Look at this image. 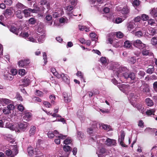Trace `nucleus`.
<instances>
[{
  "mask_svg": "<svg viewBox=\"0 0 157 157\" xmlns=\"http://www.w3.org/2000/svg\"><path fill=\"white\" fill-rule=\"evenodd\" d=\"M4 122L5 123V127L9 128L11 130H15L16 132H19V130L16 127L17 125L13 124L12 123H10L11 120L10 118L7 116H4L3 117Z\"/></svg>",
  "mask_w": 157,
  "mask_h": 157,
  "instance_id": "obj_1",
  "label": "nucleus"
},
{
  "mask_svg": "<svg viewBox=\"0 0 157 157\" xmlns=\"http://www.w3.org/2000/svg\"><path fill=\"white\" fill-rule=\"evenodd\" d=\"M18 147L17 145H11L10 147V149L6 150V155L9 157H14L18 153Z\"/></svg>",
  "mask_w": 157,
  "mask_h": 157,
  "instance_id": "obj_2",
  "label": "nucleus"
},
{
  "mask_svg": "<svg viewBox=\"0 0 157 157\" xmlns=\"http://www.w3.org/2000/svg\"><path fill=\"white\" fill-rule=\"evenodd\" d=\"M99 142L101 144V145L104 143L105 145L109 147L116 146L117 144L116 140L107 137L100 139Z\"/></svg>",
  "mask_w": 157,
  "mask_h": 157,
  "instance_id": "obj_3",
  "label": "nucleus"
},
{
  "mask_svg": "<svg viewBox=\"0 0 157 157\" xmlns=\"http://www.w3.org/2000/svg\"><path fill=\"white\" fill-rule=\"evenodd\" d=\"M132 44L134 46L140 49H143L146 47V45L139 39L132 41Z\"/></svg>",
  "mask_w": 157,
  "mask_h": 157,
  "instance_id": "obj_4",
  "label": "nucleus"
},
{
  "mask_svg": "<svg viewBox=\"0 0 157 157\" xmlns=\"http://www.w3.org/2000/svg\"><path fill=\"white\" fill-rule=\"evenodd\" d=\"M123 76L124 78L127 79H130L132 81V83H134L136 81V76L135 73L131 72L129 73H124L123 74Z\"/></svg>",
  "mask_w": 157,
  "mask_h": 157,
  "instance_id": "obj_5",
  "label": "nucleus"
},
{
  "mask_svg": "<svg viewBox=\"0 0 157 157\" xmlns=\"http://www.w3.org/2000/svg\"><path fill=\"white\" fill-rule=\"evenodd\" d=\"M121 8H118V10L119 11V13L121 15L122 14L124 16V17L126 18L127 16H126L129 14L130 11L129 9L127 6H124L122 9Z\"/></svg>",
  "mask_w": 157,
  "mask_h": 157,
  "instance_id": "obj_6",
  "label": "nucleus"
},
{
  "mask_svg": "<svg viewBox=\"0 0 157 157\" xmlns=\"http://www.w3.org/2000/svg\"><path fill=\"white\" fill-rule=\"evenodd\" d=\"M95 130L92 128H89L87 130V132L91 136L90 139V141H96V139L100 137L99 135H95L93 134V132H94Z\"/></svg>",
  "mask_w": 157,
  "mask_h": 157,
  "instance_id": "obj_7",
  "label": "nucleus"
},
{
  "mask_svg": "<svg viewBox=\"0 0 157 157\" xmlns=\"http://www.w3.org/2000/svg\"><path fill=\"white\" fill-rule=\"evenodd\" d=\"M98 149L97 151V154H98V157H102V154L105 152V149L103 147L101 148V147H102L103 144L101 145V144L98 143Z\"/></svg>",
  "mask_w": 157,
  "mask_h": 157,
  "instance_id": "obj_8",
  "label": "nucleus"
},
{
  "mask_svg": "<svg viewBox=\"0 0 157 157\" xmlns=\"http://www.w3.org/2000/svg\"><path fill=\"white\" fill-rule=\"evenodd\" d=\"M121 135L119 137L118 139V141L120 143V144L123 147H127V146L124 144L123 141L124 140L125 133L124 131H121L120 132Z\"/></svg>",
  "mask_w": 157,
  "mask_h": 157,
  "instance_id": "obj_9",
  "label": "nucleus"
},
{
  "mask_svg": "<svg viewBox=\"0 0 157 157\" xmlns=\"http://www.w3.org/2000/svg\"><path fill=\"white\" fill-rule=\"evenodd\" d=\"M139 111L142 113L143 115H146L148 116H151L154 113V111L152 109H147L146 111L144 109H138Z\"/></svg>",
  "mask_w": 157,
  "mask_h": 157,
  "instance_id": "obj_10",
  "label": "nucleus"
},
{
  "mask_svg": "<svg viewBox=\"0 0 157 157\" xmlns=\"http://www.w3.org/2000/svg\"><path fill=\"white\" fill-rule=\"evenodd\" d=\"M36 10L35 9H32L31 8H28L25 9L23 11V13L24 14L25 17H27L30 16L31 12L32 13H36Z\"/></svg>",
  "mask_w": 157,
  "mask_h": 157,
  "instance_id": "obj_11",
  "label": "nucleus"
},
{
  "mask_svg": "<svg viewBox=\"0 0 157 157\" xmlns=\"http://www.w3.org/2000/svg\"><path fill=\"white\" fill-rule=\"evenodd\" d=\"M140 90L144 93H149L150 91L149 86L147 84L142 85L140 88Z\"/></svg>",
  "mask_w": 157,
  "mask_h": 157,
  "instance_id": "obj_12",
  "label": "nucleus"
},
{
  "mask_svg": "<svg viewBox=\"0 0 157 157\" xmlns=\"http://www.w3.org/2000/svg\"><path fill=\"white\" fill-rule=\"evenodd\" d=\"M43 110L46 113L49 115H51L53 117H61V116L59 114H56L58 111V109H56L54 110V112L53 113L52 112L49 111L47 112L45 109H43Z\"/></svg>",
  "mask_w": 157,
  "mask_h": 157,
  "instance_id": "obj_13",
  "label": "nucleus"
},
{
  "mask_svg": "<svg viewBox=\"0 0 157 157\" xmlns=\"http://www.w3.org/2000/svg\"><path fill=\"white\" fill-rule=\"evenodd\" d=\"M38 150V149H37V150L36 148H35V150L34 151L32 147L31 146H29L28 147L27 152L29 155L30 156H32L34 154H37Z\"/></svg>",
  "mask_w": 157,
  "mask_h": 157,
  "instance_id": "obj_14",
  "label": "nucleus"
},
{
  "mask_svg": "<svg viewBox=\"0 0 157 157\" xmlns=\"http://www.w3.org/2000/svg\"><path fill=\"white\" fill-rule=\"evenodd\" d=\"M30 63L29 59L22 60L18 63L19 67H23L28 65Z\"/></svg>",
  "mask_w": 157,
  "mask_h": 157,
  "instance_id": "obj_15",
  "label": "nucleus"
},
{
  "mask_svg": "<svg viewBox=\"0 0 157 157\" xmlns=\"http://www.w3.org/2000/svg\"><path fill=\"white\" fill-rule=\"evenodd\" d=\"M21 82L23 83L22 85L24 86H27L30 83V78L27 76H26L23 79L21 80Z\"/></svg>",
  "mask_w": 157,
  "mask_h": 157,
  "instance_id": "obj_16",
  "label": "nucleus"
},
{
  "mask_svg": "<svg viewBox=\"0 0 157 157\" xmlns=\"http://www.w3.org/2000/svg\"><path fill=\"white\" fill-rule=\"evenodd\" d=\"M63 95L64 100L66 103L69 102L71 101V97L70 94H68L66 92H63Z\"/></svg>",
  "mask_w": 157,
  "mask_h": 157,
  "instance_id": "obj_17",
  "label": "nucleus"
},
{
  "mask_svg": "<svg viewBox=\"0 0 157 157\" xmlns=\"http://www.w3.org/2000/svg\"><path fill=\"white\" fill-rule=\"evenodd\" d=\"M29 124L27 122H23L20 123L18 126L19 129L23 131L26 130L27 128L29 126Z\"/></svg>",
  "mask_w": 157,
  "mask_h": 157,
  "instance_id": "obj_18",
  "label": "nucleus"
},
{
  "mask_svg": "<svg viewBox=\"0 0 157 157\" xmlns=\"http://www.w3.org/2000/svg\"><path fill=\"white\" fill-rule=\"evenodd\" d=\"M147 70L146 72L147 73L151 75L155 71L154 66L151 64H150L147 67Z\"/></svg>",
  "mask_w": 157,
  "mask_h": 157,
  "instance_id": "obj_19",
  "label": "nucleus"
},
{
  "mask_svg": "<svg viewBox=\"0 0 157 157\" xmlns=\"http://www.w3.org/2000/svg\"><path fill=\"white\" fill-rule=\"evenodd\" d=\"M32 116L31 113L26 111L25 112V115L23 116V118L24 120L28 121L31 120Z\"/></svg>",
  "mask_w": 157,
  "mask_h": 157,
  "instance_id": "obj_20",
  "label": "nucleus"
},
{
  "mask_svg": "<svg viewBox=\"0 0 157 157\" xmlns=\"http://www.w3.org/2000/svg\"><path fill=\"white\" fill-rule=\"evenodd\" d=\"M135 23L133 21H130L127 24V28L129 31H131L132 29L135 27Z\"/></svg>",
  "mask_w": 157,
  "mask_h": 157,
  "instance_id": "obj_21",
  "label": "nucleus"
},
{
  "mask_svg": "<svg viewBox=\"0 0 157 157\" xmlns=\"http://www.w3.org/2000/svg\"><path fill=\"white\" fill-rule=\"evenodd\" d=\"M12 11L11 9H6L4 12V15L6 17H9L12 15Z\"/></svg>",
  "mask_w": 157,
  "mask_h": 157,
  "instance_id": "obj_22",
  "label": "nucleus"
},
{
  "mask_svg": "<svg viewBox=\"0 0 157 157\" xmlns=\"http://www.w3.org/2000/svg\"><path fill=\"white\" fill-rule=\"evenodd\" d=\"M99 125L100 128H101L104 130L108 131H109L111 129V128L109 125H108L102 123H100Z\"/></svg>",
  "mask_w": 157,
  "mask_h": 157,
  "instance_id": "obj_23",
  "label": "nucleus"
},
{
  "mask_svg": "<svg viewBox=\"0 0 157 157\" xmlns=\"http://www.w3.org/2000/svg\"><path fill=\"white\" fill-rule=\"evenodd\" d=\"M141 52L144 56H150L151 54V53L150 50L146 49H144V48L143 49Z\"/></svg>",
  "mask_w": 157,
  "mask_h": 157,
  "instance_id": "obj_24",
  "label": "nucleus"
},
{
  "mask_svg": "<svg viewBox=\"0 0 157 157\" xmlns=\"http://www.w3.org/2000/svg\"><path fill=\"white\" fill-rule=\"evenodd\" d=\"M10 32L13 33L17 35H18L19 29H17L15 26L14 25L11 26L10 28Z\"/></svg>",
  "mask_w": 157,
  "mask_h": 157,
  "instance_id": "obj_25",
  "label": "nucleus"
},
{
  "mask_svg": "<svg viewBox=\"0 0 157 157\" xmlns=\"http://www.w3.org/2000/svg\"><path fill=\"white\" fill-rule=\"evenodd\" d=\"M145 102L148 106L151 107L154 105V103L152 100L149 98L146 99Z\"/></svg>",
  "mask_w": 157,
  "mask_h": 157,
  "instance_id": "obj_26",
  "label": "nucleus"
},
{
  "mask_svg": "<svg viewBox=\"0 0 157 157\" xmlns=\"http://www.w3.org/2000/svg\"><path fill=\"white\" fill-rule=\"evenodd\" d=\"M49 98L50 100L51 103L52 105H56V102L55 101L56 100V97L54 94H52L49 96Z\"/></svg>",
  "mask_w": 157,
  "mask_h": 157,
  "instance_id": "obj_27",
  "label": "nucleus"
},
{
  "mask_svg": "<svg viewBox=\"0 0 157 157\" xmlns=\"http://www.w3.org/2000/svg\"><path fill=\"white\" fill-rule=\"evenodd\" d=\"M6 137L7 140L11 143H13L15 141L13 136L11 135H7Z\"/></svg>",
  "mask_w": 157,
  "mask_h": 157,
  "instance_id": "obj_28",
  "label": "nucleus"
},
{
  "mask_svg": "<svg viewBox=\"0 0 157 157\" xmlns=\"http://www.w3.org/2000/svg\"><path fill=\"white\" fill-rule=\"evenodd\" d=\"M2 111L5 114H7L10 113H13L14 112L13 109H4Z\"/></svg>",
  "mask_w": 157,
  "mask_h": 157,
  "instance_id": "obj_29",
  "label": "nucleus"
},
{
  "mask_svg": "<svg viewBox=\"0 0 157 157\" xmlns=\"http://www.w3.org/2000/svg\"><path fill=\"white\" fill-rule=\"evenodd\" d=\"M16 17L20 19H21L23 17V15L21 13V11L20 10H17L15 12Z\"/></svg>",
  "mask_w": 157,
  "mask_h": 157,
  "instance_id": "obj_30",
  "label": "nucleus"
},
{
  "mask_svg": "<svg viewBox=\"0 0 157 157\" xmlns=\"http://www.w3.org/2000/svg\"><path fill=\"white\" fill-rule=\"evenodd\" d=\"M34 94L36 96L39 97H42L44 95L43 92L37 89L36 90Z\"/></svg>",
  "mask_w": 157,
  "mask_h": 157,
  "instance_id": "obj_31",
  "label": "nucleus"
},
{
  "mask_svg": "<svg viewBox=\"0 0 157 157\" xmlns=\"http://www.w3.org/2000/svg\"><path fill=\"white\" fill-rule=\"evenodd\" d=\"M132 41H131V43L129 41L127 40L124 42V48H130L131 47H132Z\"/></svg>",
  "mask_w": 157,
  "mask_h": 157,
  "instance_id": "obj_32",
  "label": "nucleus"
},
{
  "mask_svg": "<svg viewBox=\"0 0 157 157\" xmlns=\"http://www.w3.org/2000/svg\"><path fill=\"white\" fill-rule=\"evenodd\" d=\"M62 79L65 82L68 83L69 82V79L67 77V75L63 73H62Z\"/></svg>",
  "mask_w": 157,
  "mask_h": 157,
  "instance_id": "obj_33",
  "label": "nucleus"
},
{
  "mask_svg": "<svg viewBox=\"0 0 157 157\" xmlns=\"http://www.w3.org/2000/svg\"><path fill=\"white\" fill-rule=\"evenodd\" d=\"M155 29L154 28H150L147 31V33L150 35L154 36L155 33Z\"/></svg>",
  "mask_w": 157,
  "mask_h": 157,
  "instance_id": "obj_34",
  "label": "nucleus"
},
{
  "mask_svg": "<svg viewBox=\"0 0 157 157\" xmlns=\"http://www.w3.org/2000/svg\"><path fill=\"white\" fill-rule=\"evenodd\" d=\"M150 14L153 17H157V8L152 9L150 11Z\"/></svg>",
  "mask_w": 157,
  "mask_h": 157,
  "instance_id": "obj_35",
  "label": "nucleus"
},
{
  "mask_svg": "<svg viewBox=\"0 0 157 157\" xmlns=\"http://www.w3.org/2000/svg\"><path fill=\"white\" fill-rule=\"evenodd\" d=\"M0 101L6 105H8L12 102L11 100L6 98H2L0 99Z\"/></svg>",
  "mask_w": 157,
  "mask_h": 157,
  "instance_id": "obj_36",
  "label": "nucleus"
},
{
  "mask_svg": "<svg viewBox=\"0 0 157 157\" xmlns=\"http://www.w3.org/2000/svg\"><path fill=\"white\" fill-rule=\"evenodd\" d=\"M36 127L35 126H31L29 131V135L30 136H32L34 135L35 132Z\"/></svg>",
  "mask_w": 157,
  "mask_h": 157,
  "instance_id": "obj_37",
  "label": "nucleus"
},
{
  "mask_svg": "<svg viewBox=\"0 0 157 157\" xmlns=\"http://www.w3.org/2000/svg\"><path fill=\"white\" fill-rule=\"evenodd\" d=\"M5 79L11 81L13 78V76L10 74H8L4 75Z\"/></svg>",
  "mask_w": 157,
  "mask_h": 157,
  "instance_id": "obj_38",
  "label": "nucleus"
},
{
  "mask_svg": "<svg viewBox=\"0 0 157 157\" xmlns=\"http://www.w3.org/2000/svg\"><path fill=\"white\" fill-rule=\"evenodd\" d=\"M128 62L132 64H134L136 61V57L135 56L132 57L128 59Z\"/></svg>",
  "mask_w": 157,
  "mask_h": 157,
  "instance_id": "obj_39",
  "label": "nucleus"
},
{
  "mask_svg": "<svg viewBox=\"0 0 157 157\" xmlns=\"http://www.w3.org/2000/svg\"><path fill=\"white\" fill-rule=\"evenodd\" d=\"M43 104L46 107L50 108L53 105H52V104L49 102L47 101H44L43 102Z\"/></svg>",
  "mask_w": 157,
  "mask_h": 157,
  "instance_id": "obj_40",
  "label": "nucleus"
},
{
  "mask_svg": "<svg viewBox=\"0 0 157 157\" xmlns=\"http://www.w3.org/2000/svg\"><path fill=\"white\" fill-rule=\"evenodd\" d=\"M77 137L79 140H82L84 137V134L81 132H78Z\"/></svg>",
  "mask_w": 157,
  "mask_h": 157,
  "instance_id": "obj_41",
  "label": "nucleus"
},
{
  "mask_svg": "<svg viewBox=\"0 0 157 157\" xmlns=\"http://www.w3.org/2000/svg\"><path fill=\"white\" fill-rule=\"evenodd\" d=\"M16 7L18 9H23L25 8V6L20 3H18L16 5Z\"/></svg>",
  "mask_w": 157,
  "mask_h": 157,
  "instance_id": "obj_42",
  "label": "nucleus"
},
{
  "mask_svg": "<svg viewBox=\"0 0 157 157\" xmlns=\"http://www.w3.org/2000/svg\"><path fill=\"white\" fill-rule=\"evenodd\" d=\"M138 77L139 79H141L144 77V75H145V72L144 71H140L138 73Z\"/></svg>",
  "mask_w": 157,
  "mask_h": 157,
  "instance_id": "obj_43",
  "label": "nucleus"
},
{
  "mask_svg": "<svg viewBox=\"0 0 157 157\" xmlns=\"http://www.w3.org/2000/svg\"><path fill=\"white\" fill-rule=\"evenodd\" d=\"M71 142V137H68L63 141V143L66 144H70Z\"/></svg>",
  "mask_w": 157,
  "mask_h": 157,
  "instance_id": "obj_44",
  "label": "nucleus"
},
{
  "mask_svg": "<svg viewBox=\"0 0 157 157\" xmlns=\"http://www.w3.org/2000/svg\"><path fill=\"white\" fill-rule=\"evenodd\" d=\"M97 110L98 111H100L103 113H108L109 112L108 109H97Z\"/></svg>",
  "mask_w": 157,
  "mask_h": 157,
  "instance_id": "obj_45",
  "label": "nucleus"
},
{
  "mask_svg": "<svg viewBox=\"0 0 157 157\" xmlns=\"http://www.w3.org/2000/svg\"><path fill=\"white\" fill-rule=\"evenodd\" d=\"M76 75L78 76H79L83 80V81L85 82H86L85 81V79H84V77H83V74H82V72L80 71H78L77 72V73H76Z\"/></svg>",
  "mask_w": 157,
  "mask_h": 157,
  "instance_id": "obj_46",
  "label": "nucleus"
},
{
  "mask_svg": "<svg viewBox=\"0 0 157 157\" xmlns=\"http://www.w3.org/2000/svg\"><path fill=\"white\" fill-rule=\"evenodd\" d=\"M151 43L153 45H155L157 44V38L155 37H153L151 40Z\"/></svg>",
  "mask_w": 157,
  "mask_h": 157,
  "instance_id": "obj_47",
  "label": "nucleus"
},
{
  "mask_svg": "<svg viewBox=\"0 0 157 157\" xmlns=\"http://www.w3.org/2000/svg\"><path fill=\"white\" fill-rule=\"evenodd\" d=\"M43 57L44 60V65H46L47 63V57L46 54L45 52H43Z\"/></svg>",
  "mask_w": 157,
  "mask_h": 157,
  "instance_id": "obj_48",
  "label": "nucleus"
},
{
  "mask_svg": "<svg viewBox=\"0 0 157 157\" xmlns=\"http://www.w3.org/2000/svg\"><path fill=\"white\" fill-rule=\"evenodd\" d=\"M132 4L134 6H138L140 4V2L139 0H134Z\"/></svg>",
  "mask_w": 157,
  "mask_h": 157,
  "instance_id": "obj_49",
  "label": "nucleus"
},
{
  "mask_svg": "<svg viewBox=\"0 0 157 157\" xmlns=\"http://www.w3.org/2000/svg\"><path fill=\"white\" fill-rule=\"evenodd\" d=\"M135 35L138 37H140L143 36V33L141 31H139L135 32Z\"/></svg>",
  "mask_w": 157,
  "mask_h": 157,
  "instance_id": "obj_50",
  "label": "nucleus"
},
{
  "mask_svg": "<svg viewBox=\"0 0 157 157\" xmlns=\"http://www.w3.org/2000/svg\"><path fill=\"white\" fill-rule=\"evenodd\" d=\"M28 22L29 24L34 25L36 22V20L34 18L32 17L29 20Z\"/></svg>",
  "mask_w": 157,
  "mask_h": 157,
  "instance_id": "obj_51",
  "label": "nucleus"
},
{
  "mask_svg": "<svg viewBox=\"0 0 157 157\" xmlns=\"http://www.w3.org/2000/svg\"><path fill=\"white\" fill-rule=\"evenodd\" d=\"M56 136L60 139V140H64L67 137V135H64L61 134H59L58 136Z\"/></svg>",
  "mask_w": 157,
  "mask_h": 157,
  "instance_id": "obj_52",
  "label": "nucleus"
},
{
  "mask_svg": "<svg viewBox=\"0 0 157 157\" xmlns=\"http://www.w3.org/2000/svg\"><path fill=\"white\" fill-rule=\"evenodd\" d=\"M141 18L143 21H147L149 19V17L146 14H143L141 15Z\"/></svg>",
  "mask_w": 157,
  "mask_h": 157,
  "instance_id": "obj_53",
  "label": "nucleus"
},
{
  "mask_svg": "<svg viewBox=\"0 0 157 157\" xmlns=\"http://www.w3.org/2000/svg\"><path fill=\"white\" fill-rule=\"evenodd\" d=\"M63 150L67 152H69L71 151V147L68 145H65L63 147Z\"/></svg>",
  "mask_w": 157,
  "mask_h": 157,
  "instance_id": "obj_54",
  "label": "nucleus"
},
{
  "mask_svg": "<svg viewBox=\"0 0 157 157\" xmlns=\"http://www.w3.org/2000/svg\"><path fill=\"white\" fill-rule=\"evenodd\" d=\"M116 35L117 38H122L123 36V34L121 32H118L116 33Z\"/></svg>",
  "mask_w": 157,
  "mask_h": 157,
  "instance_id": "obj_55",
  "label": "nucleus"
},
{
  "mask_svg": "<svg viewBox=\"0 0 157 157\" xmlns=\"http://www.w3.org/2000/svg\"><path fill=\"white\" fill-rule=\"evenodd\" d=\"M20 36L23 37H28L29 35L27 32H21Z\"/></svg>",
  "mask_w": 157,
  "mask_h": 157,
  "instance_id": "obj_56",
  "label": "nucleus"
},
{
  "mask_svg": "<svg viewBox=\"0 0 157 157\" xmlns=\"http://www.w3.org/2000/svg\"><path fill=\"white\" fill-rule=\"evenodd\" d=\"M4 2L6 5L10 6L12 4V0H4Z\"/></svg>",
  "mask_w": 157,
  "mask_h": 157,
  "instance_id": "obj_57",
  "label": "nucleus"
},
{
  "mask_svg": "<svg viewBox=\"0 0 157 157\" xmlns=\"http://www.w3.org/2000/svg\"><path fill=\"white\" fill-rule=\"evenodd\" d=\"M123 21L122 19L120 17L117 18L115 20V22L117 24H119Z\"/></svg>",
  "mask_w": 157,
  "mask_h": 157,
  "instance_id": "obj_58",
  "label": "nucleus"
},
{
  "mask_svg": "<svg viewBox=\"0 0 157 157\" xmlns=\"http://www.w3.org/2000/svg\"><path fill=\"white\" fill-rule=\"evenodd\" d=\"M154 91L157 92V81L154 82L153 84Z\"/></svg>",
  "mask_w": 157,
  "mask_h": 157,
  "instance_id": "obj_59",
  "label": "nucleus"
},
{
  "mask_svg": "<svg viewBox=\"0 0 157 157\" xmlns=\"http://www.w3.org/2000/svg\"><path fill=\"white\" fill-rule=\"evenodd\" d=\"M25 73V71L24 69H20L19 71L18 74L21 75H24Z\"/></svg>",
  "mask_w": 157,
  "mask_h": 157,
  "instance_id": "obj_60",
  "label": "nucleus"
},
{
  "mask_svg": "<svg viewBox=\"0 0 157 157\" xmlns=\"http://www.w3.org/2000/svg\"><path fill=\"white\" fill-rule=\"evenodd\" d=\"M34 101L36 102H41L42 100L38 97L35 96L33 98Z\"/></svg>",
  "mask_w": 157,
  "mask_h": 157,
  "instance_id": "obj_61",
  "label": "nucleus"
},
{
  "mask_svg": "<svg viewBox=\"0 0 157 157\" xmlns=\"http://www.w3.org/2000/svg\"><path fill=\"white\" fill-rule=\"evenodd\" d=\"M148 23L151 25H154L155 23L153 19H150L148 20Z\"/></svg>",
  "mask_w": 157,
  "mask_h": 157,
  "instance_id": "obj_62",
  "label": "nucleus"
},
{
  "mask_svg": "<svg viewBox=\"0 0 157 157\" xmlns=\"http://www.w3.org/2000/svg\"><path fill=\"white\" fill-rule=\"evenodd\" d=\"M16 98L17 99L21 101H23L22 97L21 96L19 93H17L16 96Z\"/></svg>",
  "mask_w": 157,
  "mask_h": 157,
  "instance_id": "obj_63",
  "label": "nucleus"
},
{
  "mask_svg": "<svg viewBox=\"0 0 157 157\" xmlns=\"http://www.w3.org/2000/svg\"><path fill=\"white\" fill-rule=\"evenodd\" d=\"M52 17L51 15L47 14L45 17V20L47 21H49L51 20Z\"/></svg>",
  "mask_w": 157,
  "mask_h": 157,
  "instance_id": "obj_64",
  "label": "nucleus"
}]
</instances>
